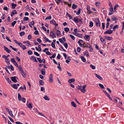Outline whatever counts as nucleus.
I'll return each mask as SVG.
<instances>
[{
    "instance_id": "f257e3e1",
    "label": "nucleus",
    "mask_w": 124,
    "mask_h": 124,
    "mask_svg": "<svg viewBox=\"0 0 124 124\" xmlns=\"http://www.w3.org/2000/svg\"><path fill=\"white\" fill-rule=\"evenodd\" d=\"M86 86V85H84L83 86L78 85L77 88L78 89L80 90L82 93H85L86 91V90H85V88Z\"/></svg>"
},
{
    "instance_id": "f03ea898",
    "label": "nucleus",
    "mask_w": 124,
    "mask_h": 124,
    "mask_svg": "<svg viewBox=\"0 0 124 124\" xmlns=\"http://www.w3.org/2000/svg\"><path fill=\"white\" fill-rule=\"evenodd\" d=\"M95 23L96 26H100V20L98 18H96L95 19Z\"/></svg>"
},
{
    "instance_id": "7ed1b4c3",
    "label": "nucleus",
    "mask_w": 124,
    "mask_h": 124,
    "mask_svg": "<svg viewBox=\"0 0 124 124\" xmlns=\"http://www.w3.org/2000/svg\"><path fill=\"white\" fill-rule=\"evenodd\" d=\"M113 33V31L110 30H108L107 31H105L104 33V34H112Z\"/></svg>"
},
{
    "instance_id": "20e7f679",
    "label": "nucleus",
    "mask_w": 124,
    "mask_h": 124,
    "mask_svg": "<svg viewBox=\"0 0 124 124\" xmlns=\"http://www.w3.org/2000/svg\"><path fill=\"white\" fill-rule=\"evenodd\" d=\"M90 8V6L89 5L87 6L86 9L87 10V13L88 14H91L92 13V11L91 10Z\"/></svg>"
},
{
    "instance_id": "39448f33",
    "label": "nucleus",
    "mask_w": 124,
    "mask_h": 124,
    "mask_svg": "<svg viewBox=\"0 0 124 124\" xmlns=\"http://www.w3.org/2000/svg\"><path fill=\"white\" fill-rule=\"evenodd\" d=\"M50 36L53 39L56 38L55 34L54 31H51L50 33Z\"/></svg>"
},
{
    "instance_id": "423d86ee",
    "label": "nucleus",
    "mask_w": 124,
    "mask_h": 124,
    "mask_svg": "<svg viewBox=\"0 0 124 124\" xmlns=\"http://www.w3.org/2000/svg\"><path fill=\"white\" fill-rule=\"evenodd\" d=\"M53 75L51 73L50 74L49 77V81L51 83L53 82Z\"/></svg>"
},
{
    "instance_id": "0eeeda50",
    "label": "nucleus",
    "mask_w": 124,
    "mask_h": 124,
    "mask_svg": "<svg viewBox=\"0 0 124 124\" xmlns=\"http://www.w3.org/2000/svg\"><path fill=\"white\" fill-rule=\"evenodd\" d=\"M3 48L8 53H9L11 52V50L8 49L6 47L4 46Z\"/></svg>"
},
{
    "instance_id": "6e6552de",
    "label": "nucleus",
    "mask_w": 124,
    "mask_h": 124,
    "mask_svg": "<svg viewBox=\"0 0 124 124\" xmlns=\"http://www.w3.org/2000/svg\"><path fill=\"white\" fill-rule=\"evenodd\" d=\"M16 77H11V79L12 81L15 83H16L17 82L16 80Z\"/></svg>"
},
{
    "instance_id": "1a4fd4ad",
    "label": "nucleus",
    "mask_w": 124,
    "mask_h": 124,
    "mask_svg": "<svg viewBox=\"0 0 124 124\" xmlns=\"http://www.w3.org/2000/svg\"><path fill=\"white\" fill-rule=\"evenodd\" d=\"M100 40L104 44H105L106 43V41L104 39H103L102 37L101 36H99Z\"/></svg>"
},
{
    "instance_id": "9d476101",
    "label": "nucleus",
    "mask_w": 124,
    "mask_h": 124,
    "mask_svg": "<svg viewBox=\"0 0 124 124\" xmlns=\"http://www.w3.org/2000/svg\"><path fill=\"white\" fill-rule=\"evenodd\" d=\"M95 75L96 77L99 79L101 80H103L102 78L100 75L96 73L95 74Z\"/></svg>"
},
{
    "instance_id": "9b49d317",
    "label": "nucleus",
    "mask_w": 124,
    "mask_h": 124,
    "mask_svg": "<svg viewBox=\"0 0 124 124\" xmlns=\"http://www.w3.org/2000/svg\"><path fill=\"white\" fill-rule=\"evenodd\" d=\"M41 71V74L42 75H45V69L43 68L42 69Z\"/></svg>"
},
{
    "instance_id": "f8f14e48",
    "label": "nucleus",
    "mask_w": 124,
    "mask_h": 124,
    "mask_svg": "<svg viewBox=\"0 0 124 124\" xmlns=\"http://www.w3.org/2000/svg\"><path fill=\"white\" fill-rule=\"evenodd\" d=\"M17 13V12L16 10H14L11 12V16L12 17L14 15L16 14Z\"/></svg>"
},
{
    "instance_id": "ddd939ff",
    "label": "nucleus",
    "mask_w": 124,
    "mask_h": 124,
    "mask_svg": "<svg viewBox=\"0 0 124 124\" xmlns=\"http://www.w3.org/2000/svg\"><path fill=\"white\" fill-rule=\"evenodd\" d=\"M75 81V79L74 78H73L69 79L68 81V82L69 83H72L73 82Z\"/></svg>"
},
{
    "instance_id": "4468645a",
    "label": "nucleus",
    "mask_w": 124,
    "mask_h": 124,
    "mask_svg": "<svg viewBox=\"0 0 124 124\" xmlns=\"http://www.w3.org/2000/svg\"><path fill=\"white\" fill-rule=\"evenodd\" d=\"M31 59H32L33 61H34L36 62H37V61L36 60L35 57L33 56H32L31 58Z\"/></svg>"
},
{
    "instance_id": "2eb2a0df",
    "label": "nucleus",
    "mask_w": 124,
    "mask_h": 124,
    "mask_svg": "<svg viewBox=\"0 0 124 124\" xmlns=\"http://www.w3.org/2000/svg\"><path fill=\"white\" fill-rule=\"evenodd\" d=\"M105 39L107 40H110L112 39V38L111 37H108L106 36H105L104 37Z\"/></svg>"
},
{
    "instance_id": "dca6fc26",
    "label": "nucleus",
    "mask_w": 124,
    "mask_h": 124,
    "mask_svg": "<svg viewBox=\"0 0 124 124\" xmlns=\"http://www.w3.org/2000/svg\"><path fill=\"white\" fill-rule=\"evenodd\" d=\"M119 6L117 4H116L114 6V11L115 12H116V13H117V11H116V8H117L118 7H119Z\"/></svg>"
},
{
    "instance_id": "f3484780",
    "label": "nucleus",
    "mask_w": 124,
    "mask_h": 124,
    "mask_svg": "<svg viewBox=\"0 0 124 124\" xmlns=\"http://www.w3.org/2000/svg\"><path fill=\"white\" fill-rule=\"evenodd\" d=\"M11 86L14 89H16L17 88V86L16 84H11Z\"/></svg>"
},
{
    "instance_id": "a211bd4d",
    "label": "nucleus",
    "mask_w": 124,
    "mask_h": 124,
    "mask_svg": "<svg viewBox=\"0 0 124 124\" xmlns=\"http://www.w3.org/2000/svg\"><path fill=\"white\" fill-rule=\"evenodd\" d=\"M84 55H86V56L87 57H89V55L88 51L87 50H85V53H84Z\"/></svg>"
},
{
    "instance_id": "6ab92c4d",
    "label": "nucleus",
    "mask_w": 124,
    "mask_h": 124,
    "mask_svg": "<svg viewBox=\"0 0 124 124\" xmlns=\"http://www.w3.org/2000/svg\"><path fill=\"white\" fill-rule=\"evenodd\" d=\"M73 21L77 23H78V19L76 17L74 18Z\"/></svg>"
},
{
    "instance_id": "aec40b11",
    "label": "nucleus",
    "mask_w": 124,
    "mask_h": 124,
    "mask_svg": "<svg viewBox=\"0 0 124 124\" xmlns=\"http://www.w3.org/2000/svg\"><path fill=\"white\" fill-rule=\"evenodd\" d=\"M32 103H30L27 106V107L30 108L31 109L32 108Z\"/></svg>"
},
{
    "instance_id": "412c9836",
    "label": "nucleus",
    "mask_w": 124,
    "mask_h": 124,
    "mask_svg": "<svg viewBox=\"0 0 124 124\" xmlns=\"http://www.w3.org/2000/svg\"><path fill=\"white\" fill-rule=\"evenodd\" d=\"M90 37V36L88 35H85L84 37V39L86 41H88V39Z\"/></svg>"
},
{
    "instance_id": "4be33fe9",
    "label": "nucleus",
    "mask_w": 124,
    "mask_h": 124,
    "mask_svg": "<svg viewBox=\"0 0 124 124\" xmlns=\"http://www.w3.org/2000/svg\"><path fill=\"white\" fill-rule=\"evenodd\" d=\"M71 105L74 107H77V105L75 104V103L73 101H72L71 102Z\"/></svg>"
},
{
    "instance_id": "5701e85b",
    "label": "nucleus",
    "mask_w": 124,
    "mask_h": 124,
    "mask_svg": "<svg viewBox=\"0 0 124 124\" xmlns=\"http://www.w3.org/2000/svg\"><path fill=\"white\" fill-rule=\"evenodd\" d=\"M118 28V25H116L114 26L113 28V30H112L113 31L115 30V29H117Z\"/></svg>"
},
{
    "instance_id": "b1692460",
    "label": "nucleus",
    "mask_w": 124,
    "mask_h": 124,
    "mask_svg": "<svg viewBox=\"0 0 124 124\" xmlns=\"http://www.w3.org/2000/svg\"><path fill=\"white\" fill-rule=\"evenodd\" d=\"M100 2H96L95 3V4L96 5L97 7L99 8H100Z\"/></svg>"
},
{
    "instance_id": "393cba45",
    "label": "nucleus",
    "mask_w": 124,
    "mask_h": 124,
    "mask_svg": "<svg viewBox=\"0 0 124 124\" xmlns=\"http://www.w3.org/2000/svg\"><path fill=\"white\" fill-rule=\"evenodd\" d=\"M43 98L46 100L49 101L50 100V99L46 95H45Z\"/></svg>"
},
{
    "instance_id": "a878e982",
    "label": "nucleus",
    "mask_w": 124,
    "mask_h": 124,
    "mask_svg": "<svg viewBox=\"0 0 124 124\" xmlns=\"http://www.w3.org/2000/svg\"><path fill=\"white\" fill-rule=\"evenodd\" d=\"M77 5L73 4H72V8L73 9H74L77 8Z\"/></svg>"
},
{
    "instance_id": "bb28decb",
    "label": "nucleus",
    "mask_w": 124,
    "mask_h": 124,
    "mask_svg": "<svg viewBox=\"0 0 124 124\" xmlns=\"http://www.w3.org/2000/svg\"><path fill=\"white\" fill-rule=\"evenodd\" d=\"M5 79L9 83V84L10 83H11L12 82L11 80L9 79V78L7 77H6L5 78Z\"/></svg>"
},
{
    "instance_id": "cd10ccee",
    "label": "nucleus",
    "mask_w": 124,
    "mask_h": 124,
    "mask_svg": "<svg viewBox=\"0 0 124 124\" xmlns=\"http://www.w3.org/2000/svg\"><path fill=\"white\" fill-rule=\"evenodd\" d=\"M18 100L20 101H21L22 98H21V96L20 93H19L18 94Z\"/></svg>"
},
{
    "instance_id": "c85d7f7f",
    "label": "nucleus",
    "mask_w": 124,
    "mask_h": 124,
    "mask_svg": "<svg viewBox=\"0 0 124 124\" xmlns=\"http://www.w3.org/2000/svg\"><path fill=\"white\" fill-rule=\"evenodd\" d=\"M25 34V33L24 31H22L19 33V34L20 36H22L24 35Z\"/></svg>"
},
{
    "instance_id": "c756f323",
    "label": "nucleus",
    "mask_w": 124,
    "mask_h": 124,
    "mask_svg": "<svg viewBox=\"0 0 124 124\" xmlns=\"http://www.w3.org/2000/svg\"><path fill=\"white\" fill-rule=\"evenodd\" d=\"M39 83L40 85H44V82L42 80H40L39 81Z\"/></svg>"
},
{
    "instance_id": "7c9ffc66",
    "label": "nucleus",
    "mask_w": 124,
    "mask_h": 124,
    "mask_svg": "<svg viewBox=\"0 0 124 124\" xmlns=\"http://www.w3.org/2000/svg\"><path fill=\"white\" fill-rule=\"evenodd\" d=\"M109 10L111 12H114L113 8L112 6H110V8H109Z\"/></svg>"
},
{
    "instance_id": "2f4dec72",
    "label": "nucleus",
    "mask_w": 124,
    "mask_h": 124,
    "mask_svg": "<svg viewBox=\"0 0 124 124\" xmlns=\"http://www.w3.org/2000/svg\"><path fill=\"white\" fill-rule=\"evenodd\" d=\"M81 58L82 60L83 61V62H85L86 61V59L84 57L82 56H81Z\"/></svg>"
},
{
    "instance_id": "473e14b6",
    "label": "nucleus",
    "mask_w": 124,
    "mask_h": 124,
    "mask_svg": "<svg viewBox=\"0 0 124 124\" xmlns=\"http://www.w3.org/2000/svg\"><path fill=\"white\" fill-rule=\"evenodd\" d=\"M2 30L1 31V32L3 33H5V29L4 27H1Z\"/></svg>"
},
{
    "instance_id": "72a5a7b5",
    "label": "nucleus",
    "mask_w": 124,
    "mask_h": 124,
    "mask_svg": "<svg viewBox=\"0 0 124 124\" xmlns=\"http://www.w3.org/2000/svg\"><path fill=\"white\" fill-rule=\"evenodd\" d=\"M12 8H15L16 7V5L14 4L13 3H12Z\"/></svg>"
},
{
    "instance_id": "f704fd0d",
    "label": "nucleus",
    "mask_w": 124,
    "mask_h": 124,
    "mask_svg": "<svg viewBox=\"0 0 124 124\" xmlns=\"http://www.w3.org/2000/svg\"><path fill=\"white\" fill-rule=\"evenodd\" d=\"M85 47H87L88 48L91 47V45L89 43H87V45H86L85 46H84V48H85Z\"/></svg>"
},
{
    "instance_id": "c9c22d12",
    "label": "nucleus",
    "mask_w": 124,
    "mask_h": 124,
    "mask_svg": "<svg viewBox=\"0 0 124 124\" xmlns=\"http://www.w3.org/2000/svg\"><path fill=\"white\" fill-rule=\"evenodd\" d=\"M23 42L24 44H25V43H27L28 44H29V45H27V44L26 45V46H29L31 45V44L29 43V41H24Z\"/></svg>"
},
{
    "instance_id": "e433bc0d",
    "label": "nucleus",
    "mask_w": 124,
    "mask_h": 124,
    "mask_svg": "<svg viewBox=\"0 0 124 124\" xmlns=\"http://www.w3.org/2000/svg\"><path fill=\"white\" fill-rule=\"evenodd\" d=\"M9 114L13 118H14V116L13 115L12 113V111H10L9 112Z\"/></svg>"
},
{
    "instance_id": "4c0bfd02",
    "label": "nucleus",
    "mask_w": 124,
    "mask_h": 124,
    "mask_svg": "<svg viewBox=\"0 0 124 124\" xmlns=\"http://www.w3.org/2000/svg\"><path fill=\"white\" fill-rule=\"evenodd\" d=\"M50 22L51 23H52L53 24H54V23H56V22L54 20H51V21H50Z\"/></svg>"
},
{
    "instance_id": "58836bf2",
    "label": "nucleus",
    "mask_w": 124,
    "mask_h": 124,
    "mask_svg": "<svg viewBox=\"0 0 124 124\" xmlns=\"http://www.w3.org/2000/svg\"><path fill=\"white\" fill-rule=\"evenodd\" d=\"M64 30L66 32H68L69 30V28H68L66 27L64 28Z\"/></svg>"
},
{
    "instance_id": "ea45409f",
    "label": "nucleus",
    "mask_w": 124,
    "mask_h": 124,
    "mask_svg": "<svg viewBox=\"0 0 124 124\" xmlns=\"http://www.w3.org/2000/svg\"><path fill=\"white\" fill-rule=\"evenodd\" d=\"M89 26L90 27H92L93 26V22L92 21H91L89 23Z\"/></svg>"
},
{
    "instance_id": "a19ab883",
    "label": "nucleus",
    "mask_w": 124,
    "mask_h": 124,
    "mask_svg": "<svg viewBox=\"0 0 124 124\" xmlns=\"http://www.w3.org/2000/svg\"><path fill=\"white\" fill-rule=\"evenodd\" d=\"M23 19L24 21H28L29 19V18L26 17H24Z\"/></svg>"
},
{
    "instance_id": "79ce46f5",
    "label": "nucleus",
    "mask_w": 124,
    "mask_h": 124,
    "mask_svg": "<svg viewBox=\"0 0 124 124\" xmlns=\"http://www.w3.org/2000/svg\"><path fill=\"white\" fill-rule=\"evenodd\" d=\"M99 86L102 89H104V86L103 85L101 84H99Z\"/></svg>"
},
{
    "instance_id": "37998d69",
    "label": "nucleus",
    "mask_w": 124,
    "mask_h": 124,
    "mask_svg": "<svg viewBox=\"0 0 124 124\" xmlns=\"http://www.w3.org/2000/svg\"><path fill=\"white\" fill-rule=\"evenodd\" d=\"M90 66L93 70H94L95 69V66L93 65L92 64H91L90 65Z\"/></svg>"
},
{
    "instance_id": "c03bdc74",
    "label": "nucleus",
    "mask_w": 124,
    "mask_h": 124,
    "mask_svg": "<svg viewBox=\"0 0 124 124\" xmlns=\"http://www.w3.org/2000/svg\"><path fill=\"white\" fill-rule=\"evenodd\" d=\"M64 45L65 48H67L68 47V44L67 43H64Z\"/></svg>"
},
{
    "instance_id": "a18cd8bd",
    "label": "nucleus",
    "mask_w": 124,
    "mask_h": 124,
    "mask_svg": "<svg viewBox=\"0 0 124 124\" xmlns=\"http://www.w3.org/2000/svg\"><path fill=\"white\" fill-rule=\"evenodd\" d=\"M51 45L54 48H55V43H54V42H52L51 43Z\"/></svg>"
},
{
    "instance_id": "49530a36",
    "label": "nucleus",
    "mask_w": 124,
    "mask_h": 124,
    "mask_svg": "<svg viewBox=\"0 0 124 124\" xmlns=\"http://www.w3.org/2000/svg\"><path fill=\"white\" fill-rule=\"evenodd\" d=\"M81 9L80 8H79L78 9V11L76 13L77 15H78L80 14L81 11Z\"/></svg>"
},
{
    "instance_id": "de8ad7c7",
    "label": "nucleus",
    "mask_w": 124,
    "mask_h": 124,
    "mask_svg": "<svg viewBox=\"0 0 124 124\" xmlns=\"http://www.w3.org/2000/svg\"><path fill=\"white\" fill-rule=\"evenodd\" d=\"M52 18V17L51 16H50L49 17H47L46 18L45 20H50Z\"/></svg>"
},
{
    "instance_id": "09e8293b",
    "label": "nucleus",
    "mask_w": 124,
    "mask_h": 124,
    "mask_svg": "<svg viewBox=\"0 0 124 124\" xmlns=\"http://www.w3.org/2000/svg\"><path fill=\"white\" fill-rule=\"evenodd\" d=\"M70 36L71 37V38L73 40L75 39V37L72 35H70Z\"/></svg>"
},
{
    "instance_id": "8fccbe9b",
    "label": "nucleus",
    "mask_w": 124,
    "mask_h": 124,
    "mask_svg": "<svg viewBox=\"0 0 124 124\" xmlns=\"http://www.w3.org/2000/svg\"><path fill=\"white\" fill-rule=\"evenodd\" d=\"M60 31L59 30H57V33L56 34L57 36H59L60 35Z\"/></svg>"
},
{
    "instance_id": "3c124183",
    "label": "nucleus",
    "mask_w": 124,
    "mask_h": 124,
    "mask_svg": "<svg viewBox=\"0 0 124 124\" xmlns=\"http://www.w3.org/2000/svg\"><path fill=\"white\" fill-rule=\"evenodd\" d=\"M34 54L36 55V56H39L40 55L37 52L34 51Z\"/></svg>"
},
{
    "instance_id": "603ef678",
    "label": "nucleus",
    "mask_w": 124,
    "mask_h": 124,
    "mask_svg": "<svg viewBox=\"0 0 124 124\" xmlns=\"http://www.w3.org/2000/svg\"><path fill=\"white\" fill-rule=\"evenodd\" d=\"M38 114H39V115L40 116H42L46 118V117L44 114H42L40 112H39L38 113Z\"/></svg>"
},
{
    "instance_id": "864d4df0",
    "label": "nucleus",
    "mask_w": 124,
    "mask_h": 124,
    "mask_svg": "<svg viewBox=\"0 0 124 124\" xmlns=\"http://www.w3.org/2000/svg\"><path fill=\"white\" fill-rule=\"evenodd\" d=\"M59 40L60 42L62 44H64V43L63 41L61 38L59 39Z\"/></svg>"
},
{
    "instance_id": "5fc2aeb1",
    "label": "nucleus",
    "mask_w": 124,
    "mask_h": 124,
    "mask_svg": "<svg viewBox=\"0 0 124 124\" xmlns=\"http://www.w3.org/2000/svg\"><path fill=\"white\" fill-rule=\"evenodd\" d=\"M16 23V21H14L13 23H12V25L14 26Z\"/></svg>"
},
{
    "instance_id": "6e6d98bb",
    "label": "nucleus",
    "mask_w": 124,
    "mask_h": 124,
    "mask_svg": "<svg viewBox=\"0 0 124 124\" xmlns=\"http://www.w3.org/2000/svg\"><path fill=\"white\" fill-rule=\"evenodd\" d=\"M37 58L38 60V61H39V62H40V63H42V61L40 58Z\"/></svg>"
},
{
    "instance_id": "4d7b16f0",
    "label": "nucleus",
    "mask_w": 124,
    "mask_h": 124,
    "mask_svg": "<svg viewBox=\"0 0 124 124\" xmlns=\"http://www.w3.org/2000/svg\"><path fill=\"white\" fill-rule=\"evenodd\" d=\"M28 53L29 55H31L32 54V53L31 50H29L28 52Z\"/></svg>"
},
{
    "instance_id": "13d9d810",
    "label": "nucleus",
    "mask_w": 124,
    "mask_h": 124,
    "mask_svg": "<svg viewBox=\"0 0 124 124\" xmlns=\"http://www.w3.org/2000/svg\"><path fill=\"white\" fill-rule=\"evenodd\" d=\"M11 61L13 63L16 61L14 59V58H12L11 59Z\"/></svg>"
},
{
    "instance_id": "bf43d9fd",
    "label": "nucleus",
    "mask_w": 124,
    "mask_h": 124,
    "mask_svg": "<svg viewBox=\"0 0 124 124\" xmlns=\"http://www.w3.org/2000/svg\"><path fill=\"white\" fill-rule=\"evenodd\" d=\"M78 43L79 44V45L81 47H82L84 46L83 44H82L80 43V41H78Z\"/></svg>"
},
{
    "instance_id": "052dcab7",
    "label": "nucleus",
    "mask_w": 124,
    "mask_h": 124,
    "mask_svg": "<svg viewBox=\"0 0 124 124\" xmlns=\"http://www.w3.org/2000/svg\"><path fill=\"white\" fill-rule=\"evenodd\" d=\"M34 33L36 35H38L39 34V32L37 30H36L34 31Z\"/></svg>"
},
{
    "instance_id": "680f3d73",
    "label": "nucleus",
    "mask_w": 124,
    "mask_h": 124,
    "mask_svg": "<svg viewBox=\"0 0 124 124\" xmlns=\"http://www.w3.org/2000/svg\"><path fill=\"white\" fill-rule=\"evenodd\" d=\"M81 48L79 47H78L77 48V51L78 52H80V51Z\"/></svg>"
},
{
    "instance_id": "e2e57ef3",
    "label": "nucleus",
    "mask_w": 124,
    "mask_h": 124,
    "mask_svg": "<svg viewBox=\"0 0 124 124\" xmlns=\"http://www.w3.org/2000/svg\"><path fill=\"white\" fill-rule=\"evenodd\" d=\"M102 28L103 29H105V23H102Z\"/></svg>"
},
{
    "instance_id": "0e129e2a",
    "label": "nucleus",
    "mask_w": 124,
    "mask_h": 124,
    "mask_svg": "<svg viewBox=\"0 0 124 124\" xmlns=\"http://www.w3.org/2000/svg\"><path fill=\"white\" fill-rule=\"evenodd\" d=\"M8 117L10 119V121L12 123H13L14 122V121L9 116H8Z\"/></svg>"
},
{
    "instance_id": "69168bd1",
    "label": "nucleus",
    "mask_w": 124,
    "mask_h": 124,
    "mask_svg": "<svg viewBox=\"0 0 124 124\" xmlns=\"http://www.w3.org/2000/svg\"><path fill=\"white\" fill-rule=\"evenodd\" d=\"M23 102H25V101H26V100H25V98H22V99H21V100Z\"/></svg>"
},
{
    "instance_id": "338daca9",
    "label": "nucleus",
    "mask_w": 124,
    "mask_h": 124,
    "mask_svg": "<svg viewBox=\"0 0 124 124\" xmlns=\"http://www.w3.org/2000/svg\"><path fill=\"white\" fill-rule=\"evenodd\" d=\"M6 62L7 63H9L10 61L8 58L5 60Z\"/></svg>"
},
{
    "instance_id": "774afa93",
    "label": "nucleus",
    "mask_w": 124,
    "mask_h": 124,
    "mask_svg": "<svg viewBox=\"0 0 124 124\" xmlns=\"http://www.w3.org/2000/svg\"><path fill=\"white\" fill-rule=\"evenodd\" d=\"M106 95L110 100H112V98L110 97V95L108 93H107Z\"/></svg>"
}]
</instances>
